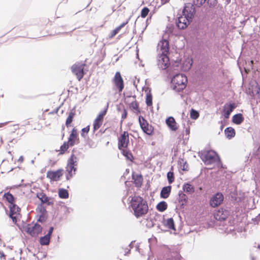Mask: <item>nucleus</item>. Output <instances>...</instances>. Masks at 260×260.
<instances>
[{"mask_svg": "<svg viewBox=\"0 0 260 260\" xmlns=\"http://www.w3.org/2000/svg\"><path fill=\"white\" fill-rule=\"evenodd\" d=\"M131 206L137 218L145 215L148 210L147 202L139 196H134L132 198Z\"/></svg>", "mask_w": 260, "mask_h": 260, "instance_id": "nucleus-1", "label": "nucleus"}, {"mask_svg": "<svg viewBox=\"0 0 260 260\" xmlns=\"http://www.w3.org/2000/svg\"><path fill=\"white\" fill-rule=\"evenodd\" d=\"M195 14V9L192 5L186 6L184 7L182 15L179 17L177 25L180 29H184L189 24Z\"/></svg>", "mask_w": 260, "mask_h": 260, "instance_id": "nucleus-2", "label": "nucleus"}, {"mask_svg": "<svg viewBox=\"0 0 260 260\" xmlns=\"http://www.w3.org/2000/svg\"><path fill=\"white\" fill-rule=\"evenodd\" d=\"M187 77L183 74H177L171 80L173 89L178 92L183 90L186 86Z\"/></svg>", "mask_w": 260, "mask_h": 260, "instance_id": "nucleus-3", "label": "nucleus"}, {"mask_svg": "<svg viewBox=\"0 0 260 260\" xmlns=\"http://www.w3.org/2000/svg\"><path fill=\"white\" fill-rule=\"evenodd\" d=\"M77 157L72 154L68 160L67 166L66 167V179L69 180L71 179L75 175L77 170L76 166H77Z\"/></svg>", "mask_w": 260, "mask_h": 260, "instance_id": "nucleus-4", "label": "nucleus"}, {"mask_svg": "<svg viewBox=\"0 0 260 260\" xmlns=\"http://www.w3.org/2000/svg\"><path fill=\"white\" fill-rule=\"evenodd\" d=\"M201 158L206 165H211L220 160L219 156L214 151H209L202 153Z\"/></svg>", "mask_w": 260, "mask_h": 260, "instance_id": "nucleus-5", "label": "nucleus"}, {"mask_svg": "<svg viewBox=\"0 0 260 260\" xmlns=\"http://www.w3.org/2000/svg\"><path fill=\"white\" fill-rule=\"evenodd\" d=\"M157 64L160 69L165 70L170 65V60L167 54H158Z\"/></svg>", "mask_w": 260, "mask_h": 260, "instance_id": "nucleus-6", "label": "nucleus"}, {"mask_svg": "<svg viewBox=\"0 0 260 260\" xmlns=\"http://www.w3.org/2000/svg\"><path fill=\"white\" fill-rule=\"evenodd\" d=\"M26 232L32 237H37L42 231V226L36 223L34 224H28L25 229Z\"/></svg>", "mask_w": 260, "mask_h": 260, "instance_id": "nucleus-7", "label": "nucleus"}, {"mask_svg": "<svg viewBox=\"0 0 260 260\" xmlns=\"http://www.w3.org/2000/svg\"><path fill=\"white\" fill-rule=\"evenodd\" d=\"M85 66V63L78 62L72 67V71L73 74L76 75L79 81H80L84 76L83 70Z\"/></svg>", "mask_w": 260, "mask_h": 260, "instance_id": "nucleus-8", "label": "nucleus"}, {"mask_svg": "<svg viewBox=\"0 0 260 260\" xmlns=\"http://www.w3.org/2000/svg\"><path fill=\"white\" fill-rule=\"evenodd\" d=\"M163 37V39L159 42L157 45L158 54H167L169 50V43L167 39Z\"/></svg>", "mask_w": 260, "mask_h": 260, "instance_id": "nucleus-9", "label": "nucleus"}, {"mask_svg": "<svg viewBox=\"0 0 260 260\" xmlns=\"http://www.w3.org/2000/svg\"><path fill=\"white\" fill-rule=\"evenodd\" d=\"M224 197L222 193L217 192L213 195L210 200V205L215 208L219 206L223 201Z\"/></svg>", "mask_w": 260, "mask_h": 260, "instance_id": "nucleus-10", "label": "nucleus"}, {"mask_svg": "<svg viewBox=\"0 0 260 260\" xmlns=\"http://www.w3.org/2000/svg\"><path fill=\"white\" fill-rule=\"evenodd\" d=\"M9 208L10 210L9 216L12 219L13 223H16L17 221V218L20 215V209L15 204L10 205Z\"/></svg>", "mask_w": 260, "mask_h": 260, "instance_id": "nucleus-11", "label": "nucleus"}, {"mask_svg": "<svg viewBox=\"0 0 260 260\" xmlns=\"http://www.w3.org/2000/svg\"><path fill=\"white\" fill-rule=\"evenodd\" d=\"M139 121L143 131L147 135H151L153 131L152 126L149 125L147 121L141 116H139Z\"/></svg>", "mask_w": 260, "mask_h": 260, "instance_id": "nucleus-12", "label": "nucleus"}, {"mask_svg": "<svg viewBox=\"0 0 260 260\" xmlns=\"http://www.w3.org/2000/svg\"><path fill=\"white\" fill-rule=\"evenodd\" d=\"M113 82L118 88L119 92L122 91L124 88V83L123 79L119 72L116 73L113 79Z\"/></svg>", "mask_w": 260, "mask_h": 260, "instance_id": "nucleus-13", "label": "nucleus"}, {"mask_svg": "<svg viewBox=\"0 0 260 260\" xmlns=\"http://www.w3.org/2000/svg\"><path fill=\"white\" fill-rule=\"evenodd\" d=\"M129 143L128 134L126 132H124L123 134L118 139V148L122 149L126 148Z\"/></svg>", "mask_w": 260, "mask_h": 260, "instance_id": "nucleus-14", "label": "nucleus"}, {"mask_svg": "<svg viewBox=\"0 0 260 260\" xmlns=\"http://www.w3.org/2000/svg\"><path fill=\"white\" fill-rule=\"evenodd\" d=\"M62 170H58L56 171H48L47 173V177L53 181L59 180L62 176Z\"/></svg>", "mask_w": 260, "mask_h": 260, "instance_id": "nucleus-15", "label": "nucleus"}, {"mask_svg": "<svg viewBox=\"0 0 260 260\" xmlns=\"http://www.w3.org/2000/svg\"><path fill=\"white\" fill-rule=\"evenodd\" d=\"M76 141H78V139L77 138V131L74 128L70 135L68 143L70 146H73L75 145Z\"/></svg>", "mask_w": 260, "mask_h": 260, "instance_id": "nucleus-16", "label": "nucleus"}, {"mask_svg": "<svg viewBox=\"0 0 260 260\" xmlns=\"http://www.w3.org/2000/svg\"><path fill=\"white\" fill-rule=\"evenodd\" d=\"M192 64V59L189 57H187L183 61L181 66V70L184 72L187 71L191 68Z\"/></svg>", "mask_w": 260, "mask_h": 260, "instance_id": "nucleus-17", "label": "nucleus"}, {"mask_svg": "<svg viewBox=\"0 0 260 260\" xmlns=\"http://www.w3.org/2000/svg\"><path fill=\"white\" fill-rule=\"evenodd\" d=\"M37 196L43 204H46L47 205L53 204L52 202L50 201V199L44 193H38Z\"/></svg>", "mask_w": 260, "mask_h": 260, "instance_id": "nucleus-18", "label": "nucleus"}, {"mask_svg": "<svg viewBox=\"0 0 260 260\" xmlns=\"http://www.w3.org/2000/svg\"><path fill=\"white\" fill-rule=\"evenodd\" d=\"M171 188V186H168L162 187L160 191V197L162 199L168 198L170 194Z\"/></svg>", "mask_w": 260, "mask_h": 260, "instance_id": "nucleus-19", "label": "nucleus"}, {"mask_svg": "<svg viewBox=\"0 0 260 260\" xmlns=\"http://www.w3.org/2000/svg\"><path fill=\"white\" fill-rule=\"evenodd\" d=\"M178 200L181 207H183V206L186 204L187 197L182 191L180 190L179 191Z\"/></svg>", "mask_w": 260, "mask_h": 260, "instance_id": "nucleus-20", "label": "nucleus"}, {"mask_svg": "<svg viewBox=\"0 0 260 260\" xmlns=\"http://www.w3.org/2000/svg\"><path fill=\"white\" fill-rule=\"evenodd\" d=\"M166 123L172 131H176L177 129L176 122L173 117H170L166 119Z\"/></svg>", "mask_w": 260, "mask_h": 260, "instance_id": "nucleus-21", "label": "nucleus"}, {"mask_svg": "<svg viewBox=\"0 0 260 260\" xmlns=\"http://www.w3.org/2000/svg\"><path fill=\"white\" fill-rule=\"evenodd\" d=\"M244 120V117L241 114H237L233 116L232 121L236 124H241Z\"/></svg>", "mask_w": 260, "mask_h": 260, "instance_id": "nucleus-22", "label": "nucleus"}, {"mask_svg": "<svg viewBox=\"0 0 260 260\" xmlns=\"http://www.w3.org/2000/svg\"><path fill=\"white\" fill-rule=\"evenodd\" d=\"M164 224L169 229L175 230L174 222L172 218H170L166 220H164Z\"/></svg>", "mask_w": 260, "mask_h": 260, "instance_id": "nucleus-23", "label": "nucleus"}, {"mask_svg": "<svg viewBox=\"0 0 260 260\" xmlns=\"http://www.w3.org/2000/svg\"><path fill=\"white\" fill-rule=\"evenodd\" d=\"M224 133L227 138L229 139L234 137L235 135V132L233 128L229 127L224 130Z\"/></svg>", "mask_w": 260, "mask_h": 260, "instance_id": "nucleus-24", "label": "nucleus"}, {"mask_svg": "<svg viewBox=\"0 0 260 260\" xmlns=\"http://www.w3.org/2000/svg\"><path fill=\"white\" fill-rule=\"evenodd\" d=\"M132 178L134 180L136 186L139 187L141 185L142 182V177L141 175L133 174Z\"/></svg>", "mask_w": 260, "mask_h": 260, "instance_id": "nucleus-25", "label": "nucleus"}, {"mask_svg": "<svg viewBox=\"0 0 260 260\" xmlns=\"http://www.w3.org/2000/svg\"><path fill=\"white\" fill-rule=\"evenodd\" d=\"M183 190L188 193H193L194 191L193 186L190 184L186 183L183 186Z\"/></svg>", "mask_w": 260, "mask_h": 260, "instance_id": "nucleus-26", "label": "nucleus"}, {"mask_svg": "<svg viewBox=\"0 0 260 260\" xmlns=\"http://www.w3.org/2000/svg\"><path fill=\"white\" fill-rule=\"evenodd\" d=\"M58 195L61 199H67L69 197V193L67 189L60 188L58 190Z\"/></svg>", "mask_w": 260, "mask_h": 260, "instance_id": "nucleus-27", "label": "nucleus"}, {"mask_svg": "<svg viewBox=\"0 0 260 260\" xmlns=\"http://www.w3.org/2000/svg\"><path fill=\"white\" fill-rule=\"evenodd\" d=\"M167 208V204L165 201L159 202L156 206V209L160 212H164Z\"/></svg>", "mask_w": 260, "mask_h": 260, "instance_id": "nucleus-28", "label": "nucleus"}, {"mask_svg": "<svg viewBox=\"0 0 260 260\" xmlns=\"http://www.w3.org/2000/svg\"><path fill=\"white\" fill-rule=\"evenodd\" d=\"M50 237L47 235H45L40 239V243L41 245H48L50 243Z\"/></svg>", "mask_w": 260, "mask_h": 260, "instance_id": "nucleus-29", "label": "nucleus"}, {"mask_svg": "<svg viewBox=\"0 0 260 260\" xmlns=\"http://www.w3.org/2000/svg\"><path fill=\"white\" fill-rule=\"evenodd\" d=\"M235 108L234 104H226L223 107V111L231 113Z\"/></svg>", "mask_w": 260, "mask_h": 260, "instance_id": "nucleus-30", "label": "nucleus"}, {"mask_svg": "<svg viewBox=\"0 0 260 260\" xmlns=\"http://www.w3.org/2000/svg\"><path fill=\"white\" fill-rule=\"evenodd\" d=\"M4 197L6 198V200L10 203V205L14 204L15 198L11 193H10V192H7L5 193Z\"/></svg>", "mask_w": 260, "mask_h": 260, "instance_id": "nucleus-31", "label": "nucleus"}, {"mask_svg": "<svg viewBox=\"0 0 260 260\" xmlns=\"http://www.w3.org/2000/svg\"><path fill=\"white\" fill-rule=\"evenodd\" d=\"M108 108V104L107 105V106L106 107V108L105 109H104V110H103L102 111H101L99 114V115H98V116L95 118V119L96 120H99V121H101L103 122L104 117V116H105V115L107 113Z\"/></svg>", "mask_w": 260, "mask_h": 260, "instance_id": "nucleus-32", "label": "nucleus"}, {"mask_svg": "<svg viewBox=\"0 0 260 260\" xmlns=\"http://www.w3.org/2000/svg\"><path fill=\"white\" fill-rule=\"evenodd\" d=\"M75 115V113L72 111L69 113V116L67 117L66 122V124L67 127H68L70 125V124L72 123L73 119Z\"/></svg>", "mask_w": 260, "mask_h": 260, "instance_id": "nucleus-33", "label": "nucleus"}, {"mask_svg": "<svg viewBox=\"0 0 260 260\" xmlns=\"http://www.w3.org/2000/svg\"><path fill=\"white\" fill-rule=\"evenodd\" d=\"M103 122L102 121L96 120V119H95L93 124V131L95 132L96 130H98L101 126V125L103 124Z\"/></svg>", "mask_w": 260, "mask_h": 260, "instance_id": "nucleus-34", "label": "nucleus"}, {"mask_svg": "<svg viewBox=\"0 0 260 260\" xmlns=\"http://www.w3.org/2000/svg\"><path fill=\"white\" fill-rule=\"evenodd\" d=\"M69 146L70 145L68 143L64 142L60 147V153L63 154L66 150H67Z\"/></svg>", "mask_w": 260, "mask_h": 260, "instance_id": "nucleus-35", "label": "nucleus"}, {"mask_svg": "<svg viewBox=\"0 0 260 260\" xmlns=\"http://www.w3.org/2000/svg\"><path fill=\"white\" fill-rule=\"evenodd\" d=\"M167 178L170 184L172 183L174 181V174L172 172H169L167 173Z\"/></svg>", "mask_w": 260, "mask_h": 260, "instance_id": "nucleus-36", "label": "nucleus"}, {"mask_svg": "<svg viewBox=\"0 0 260 260\" xmlns=\"http://www.w3.org/2000/svg\"><path fill=\"white\" fill-rule=\"evenodd\" d=\"M149 12V9L147 7H144L141 11V16L142 18H145Z\"/></svg>", "mask_w": 260, "mask_h": 260, "instance_id": "nucleus-37", "label": "nucleus"}, {"mask_svg": "<svg viewBox=\"0 0 260 260\" xmlns=\"http://www.w3.org/2000/svg\"><path fill=\"white\" fill-rule=\"evenodd\" d=\"M128 23V20L124 22H123L121 24H120L119 26L117 27L114 30L113 32H118L121 29L126 25V24Z\"/></svg>", "mask_w": 260, "mask_h": 260, "instance_id": "nucleus-38", "label": "nucleus"}, {"mask_svg": "<svg viewBox=\"0 0 260 260\" xmlns=\"http://www.w3.org/2000/svg\"><path fill=\"white\" fill-rule=\"evenodd\" d=\"M199 116V113L197 111L193 109H191L190 112V117L192 119H196L197 118H198Z\"/></svg>", "mask_w": 260, "mask_h": 260, "instance_id": "nucleus-39", "label": "nucleus"}, {"mask_svg": "<svg viewBox=\"0 0 260 260\" xmlns=\"http://www.w3.org/2000/svg\"><path fill=\"white\" fill-rule=\"evenodd\" d=\"M123 155L126 157L127 159L132 160V158H133V156L132 154V153L127 150H123Z\"/></svg>", "mask_w": 260, "mask_h": 260, "instance_id": "nucleus-40", "label": "nucleus"}, {"mask_svg": "<svg viewBox=\"0 0 260 260\" xmlns=\"http://www.w3.org/2000/svg\"><path fill=\"white\" fill-rule=\"evenodd\" d=\"M146 103L148 106L152 105V96L151 94H147L146 99Z\"/></svg>", "mask_w": 260, "mask_h": 260, "instance_id": "nucleus-41", "label": "nucleus"}, {"mask_svg": "<svg viewBox=\"0 0 260 260\" xmlns=\"http://www.w3.org/2000/svg\"><path fill=\"white\" fill-rule=\"evenodd\" d=\"M129 107L132 109L139 111L138 110V105L136 102H132L131 103Z\"/></svg>", "mask_w": 260, "mask_h": 260, "instance_id": "nucleus-42", "label": "nucleus"}, {"mask_svg": "<svg viewBox=\"0 0 260 260\" xmlns=\"http://www.w3.org/2000/svg\"><path fill=\"white\" fill-rule=\"evenodd\" d=\"M206 1V0H194L193 3L196 5L200 7L205 3Z\"/></svg>", "mask_w": 260, "mask_h": 260, "instance_id": "nucleus-43", "label": "nucleus"}, {"mask_svg": "<svg viewBox=\"0 0 260 260\" xmlns=\"http://www.w3.org/2000/svg\"><path fill=\"white\" fill-rule=\"evenodd\" d=\"M217 3V0H207V3L210 7L215 6Z\"/></svg>", "mask_w": 260, "mask_h": 260, "instance_id": "nucleus-44", "label": "nucleus"}, {"mask_svg": "<svg viewBox=\"0 0 260 260\" xmlns=\"http://www.w3.org/2000/svg\"><path fill=\"white\" fill-rule=\"evenodd\" d=\"M89 131V125L82 129V132L85 133H88Z\"/></svg>", "mask_w": 260, "mask_h": 260, "instance_id": "nucleus-45", "label": "nucleus"}, {"mask_svg": "<svg viewBox=\"0 0 260 260\" xmlns=\"http://www.w3.org/2000/svg\"><path fill=\"white\" fill-rule=\"evenodd\" d=\"M53 227H50L49 228V230L48 231V234L46 235L47 236H48L49 237H50V236H51L52 233H53Z\"/></svg>", "mask_w": 260, "mask_h": 260, "instance_id": "nucleus-46", "label": "nucleus"}, {"mask_svg": "<svg viewBox=\"0 0 260 260\" xmlns=\"http://www.w3.org/2000/svg\"><path fill=\"white\" fill-rule=\"evenodd\" d=\"M126 116H127V112L126 111V110H124L123 111V113L122 114L121 118L122 119H124L125 118H126Z\"/></svg>", "mask_w": 260, "mask_h": 260, "instance_id": "nucleus-47", "label": "nucleus"}, {"mask_svg": "<svg viewBox=\"0 0 260 260\" xmlns=\"http://www.w3.org/2000/svg\"><path fill=\"white\" fill-rule=\"evenodd\" d=\"M223 112H224V116L225 118H229L231 113H230L229 112H226L225 111H223Z\"/></svg>", "mask_w": 260, "mask_h": 260, "instance_id": "nucleus-48", "label": "nucleus"}, {"mask_svg": "<svg viewBox=\"0 0 260 260\" xmlns=\"http://www.w3.org/2000/svg\"><path fill=\"white\" fill-rule=\"evenodd\" d=\"M223 112H224V116L225 118H229L231 113H230L229 112H226L225 111H223Z\"/></svg>", "mask_w": 260, "mask_h": 260, "instance_id": "nucleus-49", "label": "nucleus"}, {"mask_svg": "<svg viewBox=\"0 0 260 260\" xmlns=\"http://www.w3.org/2000/svg\"><path fill=\"white\" fill-rule=\"evenodd\" d=\"M18 161L20 162V163L22 162L23 161V157L22 156H20L19 158Z\"/></svg>", "mask_w": 260, "mask_h": 260, "instance_id": "nucleus-50", "label": "nucleus"}, {"mask_svg": "<svg viewBox=\"0 0 260 260\" xmlns=\"http://www.w3.org/2000/svg\"><path fill=\"white\" fill-rule=\"evenodd\" d=\"M0 257L1 258H5V254L3 252H1V253H0Z\"/></svg>", "mask_w": 260, "mask_h": 260, "instance_id": "nucleus-51", "label": "nucleus"}, {"mask_svg": "<svg viewBox=\"0 0 260 260\" xmlns=\"http://www.w3.org/2000/svg\"><path fill=\"white\" fill-rule=\"evenodd\" d=\"M44 217L43 216H40L39 219H38V221L40 222H42L43 220Z\"/></svg>", "mask_w": 260, "mask_h": 260, "instance_id": "nucleus-52", "label": "nucleus"}, {"mask_svg": "<svg viewBox=\"0 0 260 260\" xmlns=\"http://www.w3.org/2000/svg\"><path fill=\"white\" fill-rule=\"evenodd\" d=\"M116 34H115V33L111 34V35L109 36V38H113Z\"/></svg>", "mask_w": 260, "mask_h": 260, "instance_id": "nucleus-53", "label": "nucleus"}, {"mask_svg": "<svg viewBox=\"0 0 260 260\" xmlns=\"http://www.w3.org/2000/svg\"><path fill=\"white\" fill-rule=\"evenodd\" d=\"M84 133H83V132H82V133H81V136H82V137H83V138H85V135Z\"/></svg>", "mask_w": 260, "mask_h": 260, "instance_id": "nucleus-54", "label": "nucleus"}, {"mask_svg": "<svg viewBox=\"0 0 260 260\" xmlns=\"http://www.w3.org/2000/svg\"><path fill=\"white\" fill-rule=\"evenodd\" d=\"M4 124H5V123H0V127L3 126V125H4Z\"/></svg>", "mask_w": 260, "mask_h": 260, "instance_id": "nucleus-55", "label": "nucleus"}, {"mask_svg": "<svg viewBox=\"0 0 260 260\" xmlns=\"http://www.w3.org/2000/svg\"><path fill=\"white\" fill-rule=\"evenodd\" d=\"M183 170H186V168H185L184 166H183V168H182Z\"/></svg>", "mask_w": 260, "mask_h": 260, "instance_id": "nucleus-56", "label": "nucleus"}, {"mask_svg": "<svg viewBox=\"0 0 260 260\" xmlns=\"http://www.w3.org/2000/svg\"><path fill=\"white\" fill-rule=\"evenodd\" d=\"M257 248L260 249V244L258 245Z\"/></svg>", "mask_w": 260, "mask_h": 260, "instance_id": "nucleus-57", "label": "nucleus"}, {"mask_svg": "<svg viewBox=\"0 0 260 260\" xmlns=\"http://www.w3.org/2000/svg\"><path fill=\"white\" fill-rule=\"evenodd\" d=\"M27 37L29 38H32V39L35 38L34 37H28V36H27Z\"/></svg>", "mask_w": 260, "mask_h": 260, "instance_id": "nucleus-58", "label": "nucleus"}, {"mask_svg": "<svg viewBox=\"0 0 260 260\" xmlns=\"http://www.w3.org/2000/svg\"><path fill=\"white\" fill-rule=\"evenodd\" d=\"M1 141L2 142H3L2 138H1Z\"/></svg>", "mask_w": 260, "mask_h": 260, "instance_id": "nucleus-59", "label": "nucleus"}, {"mask_svg": "<svg viewBox=\"0 0 260 260\" xmlns=\"http://www.w3.org/2000/svg\"><path fill=\"white\" fill-rule=\"evenodd\" d=\"M0 253H1V251H0Z\"/></svg>", "mask_w": 260, "mask_h": 260, "instance_id": "nucleus-60", "label": "nucleus"}]
</instances>
